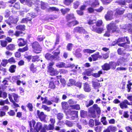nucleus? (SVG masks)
<instances>
[{
    "label": "nucleus",
    "instance_id": "nucleus-1",
    "mask_svg": "<svg viewBox=\"0 0 132 132\" xmlns=\"http://www.w3.org/2000/svg\"><path fill=\"white\" fill-rule=\"evenodd\" d=\"M31 44L33 51L36 53H39L42 51V48L38 42L35 41Z\"/></svg>",
    "mask_w": 132,
    "mask_h": 132
},
{
    "label": "nucleus",
    "instance_id": "nucleus-2",
    "mask_svg": "<svg viewBox=\"0 0 132 132\" xmlns=\"http://www.w3.org/2000/svg\"><path fill=\"white\" fill-rule=\"evenodd\" d=\"M54 64L53 62H50L47 67V72L52 76H56L59 73V72L52 67Z\"/></svg>",
    "mask_w": 132,
    "mask_h": 132
},
{
    "label": "nucleus",
    "instance_id": "nucleus-3",
    "mask_svg": "<svg viewBox=\"0 0 132 132\" xmlns=\"http://www.w3.org/2000/svg\"><path fill=\"white\" fill-rule=\"evenodd\" d=\"M9 35L11 37L15 36L16 37H22L25 34V33L21 31L16 30L14 33V31L13 30L10 29L8 31Z\"/></svg>",
    "mask_w": 132,
    "mask_h": 132
},
{
    "label": "nucleus",
    "instance_id": "nucleus-4",
    "mask_svg": "<svg viewBox=\"0 0 132 132\" xmlns=\"http://www.w3.org/2000/svg\"><path fill=\"white\" fill-rule=\"evenodd\" d=\"M19 20V18L18 17H15L13 16H10L7 19L5 20V21L8 25L12 27V24H15Z\"/></svg>",
    "mask_w": 132,
    "mask_h": 132
},
{
    "label": "nucleus",
    "instance_id": "nucleus-5",
    "mask_svg": "<svg viewBox=\"0 0 132 132\" xmlns=\"http://www.w3.org/2000/svg\"><path fill=\"white\" fill-rule=\"evenodd\" d=\"M84 3L85 4L83 5V7L84 6H86L89 4L93 8L96 7L100 4L98 0H89V1L85 2Z\"/></svg>",
    "mask_w": 132,
    "mask_h": 132
},
{
    "label": "nucleus",
    "instance_id": "nucleus-6",
    "mask_svg": "<svg viewBox=\"0 0 132 132\" xmlns=\"http://www.w3.org/2000/svg\"><path fill=\"white\" fill-rule=\"evenodd\" d=\"M29 48L28 45L21 48H19L18 50V52H17L15 53V56L16 58H20L21 56L20 52H23L28 50Z\"/></svg>",
    "mask_w": 132,
    "mask_h": 132
},
{
    "label": "nucleus",
    "instance_id": "nucleus-7",
    "mask_svg": "<svg viewBox=\"0 0 132 132\" xmlns=\"http://www.w3.org/2000/svg\"><path fill=\"white\" fill-rule=\"evenodd\" d=\"M107 28L108 31L112 32L116 31L117 27L115 23L112 22L108 25Z\"/></svg>",
    "mask_w": 132,
    "mask_h": 132
},
{
    "label": "nucleus",
    "instance_id": "nucleus-8",
    "mask_svg": "<svg viewBox=\"0 0 132 132\" xmlns=\"http://www.w3.org/2000/svg\"><path fill=\"white\" fill-rule=\"evenodd\" d=\"M54 129V126L51 125V124H49L48 125L45 124L40 132H47L46 130H53Z\"/></svg>",
    "mask_w": 132,
    "mask_h": 132
},
{
    "label": "nucleus",
    "instance_id": "nucleus-9",
    "mask_svg": "<svg viewBox=\"0 0 132 132\" xmlns=\"http://www.w3.org/2000/svg\"><path fill=\"white\" fill-rule=\"evenodd\" d=\"M37 114L38 118L41 121L45 122L46 121V116L45 114L43 112H40L39 110L37 111Z\"/></svg>",
    "mask_w": 132,
    "mask_h": 132
},
{
    "label": "nucleus",
    "instance_id": "nucleus-10",
    "mask_svg": "<svg viewBox=\"0 0 132 132\" xmlns=\"http://www.w3.org/2000/svg\"><path fill=\"white\" fill-rule=\"evenodd\" d=\"M113 12L111 10H109L107 11L106 14L105 15V18L107 21L112 20L113 18Z\"/></svg>",
    "mask_w": 132,
    "mask_h": 132
},
{
    "label": "nucleus",
    "instance_id": "nucleus-11",
    "mask_svg": "<svg viewBox=\"0 0 132 132\" xmlns=\"http://www.w3.org/2000/svg\"><path fill=\"white\" fill-rule=\"evenodd\" d=\"M131 104L127 100H125L120 103L119 105L121 109H124L128 108V105H131Z\"/></svg>",
    "mask_w": 132,
    "mask_h": 132
},
{
    "label": "nucleus",
    "instance_id": "nucleus-12",
    "mask_svg": "<svg viewBox=\"0 0 132 132\" xmlns=\"http://www.w3.org/2000/svg\"><path fill=\"white\" fill-rule=\"evenodd\" d=\"M78 112L77 111H72L69 113L70 117H68L67 118L71 120H74L78 117Z\"/></svg>",
    "mask_w": 132,
    "mask_h": 132
},
{
    "label": "nucleus",
    "instance_id": "nucleus-13",
    "mask_svg": "<svg viewBox=\"0 0 132 132\" xmlns=\"http://www.w3.org/2000/svg\"><path fill=\"white\" fill-rule=\"evenodd\" d=\"M17 42L18 45L20 47H23L27 44V42L24 39L20 38L18 39Z\"/></svg>",
    "mask_w": 132,
    "mask_h": 132
},
{
    "label": "nucleus",
    "instance_id": "nucleus-14",
    "mask_svg": "<svg viewBox=\"0 0 132 132\" xmlns=\"http://www.w3.org/2000/svg\"><path fill=\"white\" fill-rule=\"evenodd\" d=\"M125 11V9L122 8H117L116 10L115 15L116 16L122 15L124 13Z\"/></svg>",
    "mask_w": 132,
    "mask_h": 132
},
{
    "label": "nucleus",
    "instance_id": "nucleus-15",
    "mask_svg": "<svg viewBox=\"0 0 132 132\" xmlns=\"http://www.w3.org/2000/svg\"><path fill=\"white\" fill-rule=\"evenodd\" d=\"M89 116L90 118H95L96 117V115L94 109L91 107L89 110Z\"/></svg>",
    "mask_w": 132,
    "mask_h": 132
},
{
    "label": "nucleus",
    "instance_id": "nucleus-16",
    "mask_svg": "<svg viewBox=\"0 0 132 132\" xmlns=\"http://www.w3.org/2000/svg\"><path fill=\"white\" fill-rule=\"evenodd\" d=\"M34 127L36 131L37 132H39L43 128L42 125L41 123L38 122L36 123Z\"/></svg>",
    "mask_w": 132,
    "mask_h": 132
},
{
    "label": "nucleus",
    "instance_id": "nucleus-17",
    "mask_svg": "<svg viewBox=\"0 0 132 132\" xmlns=\"http://www.w3.org/2000/svg\"><path fill=\"white\" fill-rule=\"evenodd\" d=\"M75 18L74 14L72 13L67 14L65 16L66 21L68 22L72 20H74Z\"/></svg>",
    "mask_w": 132,
    "mask_h": 132
},
{
    "label": "nucleus",
    "instance_id": "nucleus-18",
    "mask_svg": "<svg viewBox=\"0 0 132 132\" xmlns=\"http://www.w3.org/2000/svg\"><path fill=\"white\" fill-rule=\"evenodd\" d=\"M37 16V15L34 13H33L32 14L28 13L27 15L26 18L28 21H31L33 18H34Z\"/></svg>",
    "mask_w": 132,
    "mask_h": 132
},
{
    "label": "nucleus",
    "instance_id": "nucleus-19",
    "mask_svg": "<svg viewBox=\"0 0 132 132\" xmlns=\"http://www.w3.org/2000/svg\"><path fill=\"white\" fill-rule=\"evenodd\" d=\"M48 4L47 3L42 1L40 2V8L41 9L43 10H47L48 7Z\"/></svg>",
    "mask_w": 132,
    "mask_h": 132
},
{
    "label": "nucleus",
    "instance_id": "nucleus-20",
    "mask_svg": "<svg viewBox=\"0 0 132 132\" xmlns=\"http://www.w3.org/2000/svg\"><path fill=\"white\" fill-rule=\"evenodd\" d=\"M57 51H54L53 53V55L52 58H59V55L60 53V50L58 48H57L56 50Z\"/></svg>",
    "mask_w": 132,
    "mask_h": 132
},
{
    "label": "nucleus",
    "instance_id": "nucleus-21",
    "mask_svg": "<svg viewBox=\"0 0 132 132\" xmlns=\"http://www.w3.org/2000/svg\"><path fill=\"white\" fill-rule=\"evenodd\" d=\"M6 48L8 50L13 51L15 49V46L13 44H10L7 46Z\"/></svg>",
    "mask_w": 132,
    "mask_h": 132
},
{
    "label": "nucleus",
    "instance_id": "nucleus-22",
    "mask_svg": "<svg viewBox=\"0 0 132 132\" xmlns=\"http://www.w3.org/2000/svg\"><path fill=\"white\" fill-rule=\"evenodd\" d=\"M125 27L122 26V28L124 29H127L128 31L129 32L132 33V29H131L132 28V25L131 24H128L125 25Z\"/></svg>",
    "mask_w": 132,
    "mask_h": 132
},
{
    "label": "nucleus",
    "instance_id": "nucleus-23",
    "mask_svg": "<svg viewBox=\"0 0 132 132\" xmlns=\"http://www.w3.org/2000/svg\"><path fill=\"white\" fill-rule=\"evenodd\" d=\"M8 81L5 79H4L2 81L3 84L2 85L1 87L3 90L5 89L7 87V85H9L8 83Z\"/></svg>",
    "mask_w": 132,
    "mask_h": 132
},
{
    "label": "nucleus",
    "instance_id": "nucleus-24",
    "mask_svg": "<svg viewBox=\"0 0 132 132\" xmlns=\"http://www.w3.org/2000/svg\"><path fill=\"white\" fill-rule=\"evenodd\" d=\"M61 105L63 109L65 110H66L68 109L69 105L66 102H64L61 103Z\"/></svg>",
    "mask_w": 132,
    "mask_h": 132
},
{
    "label": "nucleus",
    "instance_id": "nucleus-25",
    "mask_svg": "<svg viewBox=\"0 0 132 132\" xmlns=\"http://www.w3.org/2000/svg\"><path fill=\"white\" fill-rule=\"evenodd\" d=\"M93 108L94 110H96L97 113L98 114H100L101 112L100 109L98 106L97 105L95 104H94L92 107H91Z\"/></svg>",
    "mask_w": 132,
    "mask_h": 132
},
{
    "label": "nucleus",
    "instance_id": "nucleus-26",
    "mask_svg": "<svg viewBox=\"0 0 132 132\" xmlns=\"http://www.w3.org/2000/svg\"><path fill=\"white\" fill-rule=\"evenodd\" d=\"M79 24V22L76 20L72 21L69 22L67 25L69 27H71L72 26H75Z\"/></svg>",
    "mask_w": 132,
    "mask_h": 132
},
{
    "label": "nucleus",
    "instance_id": "nucleus-27",
    "mask_svg": "<svg viewBox=\"0 0 132 132\" xmlns=\"http://www.w3.org/2000/svg\"><path fill=\"white\" fill-rule=\"evenodd\" d=\"M30 70L33 73L37 71V67H35L33 63H32L30 68Z\"/></svg>",
    "mask_w": 132,
    "mask_h": 132
},
{
    "label": "nucleus",
    "instance_id": "nucleus-28",
    "mask_svg": "<svg viewBox=\"0 0 132 132\" xmlns=\"http://www.w3.org/2000/svg\"><path fill=\"white\" fill-rule=\"evenodd\" d=\"M84 90L86 92H90L91 90L90 87L89 85L87 84H85L84 85Z\"/></svg>",
    "mask_w": 132,
    "mask_h": 132
},
{
    "label": "nucleus",
    "instance_id": "nucleus-29",
    "mask_svg": "<svg viewBox=\"0 0 132 132\" xmlns=\"http://www.w3.org/2000/svg\"><path fill=\"white\" fill-rule=\"evenodd\" d=\"M16 29L20 30V31H24L25 30V26L24 25H20L17 26L16 27Z\"/></svg>",
    "mask_w": 132,
    "mask_h": 132
},
{
    "label": "nucleus",
    "instance_id": "nucleus-30",
    "mask_svg": "<svg viewBox=\"0 0 132 132\" xmlns=\"http://www.w3.org/2000/svg\"><path fill=\"white\" fill-rule=\"evenodd\" d=\"M102 68L104 70L107 71L109 70L110 68V63L105 64L103 65L102 66Z\"/></svg>",
    "mask_w": 132,
    "mask_h": 132
},
{
    "label": "nucleus",
    "instance_id": "nucleus-31",
    "mask_svg": "<svg viewBox=\"0 0 132 132\" xmlns=\"http://www.w3.org/2000/svg\"><path fill=\"white\" fill-rule=\"evenodd\" d=\"M28 122L30 127H34L36 123L35 120L34 119L28 121Z\"/></svg>",
    "mask_w": 132,
    "mask_h": 132
},
{
    "label": "nucleus",
    "instance_id": "nucleus-32",
    "mask_svg": "<svg viewBox=\"0 0 132 132\" xmlns=\"http://www.w3.org/2000/svg\"><path fill=\"white\" fill-rule=\"evenodd\" d=\"M75 82L76 81L74 79H70L69 80V82L67 84V85L68 86H72L73 85H75Z\"/></svg>",
    "mask_w": 132,
    "mask_h": 132
},
{
    "label": "nucleus",
    "instance_id": "nucleus-33",
    "mask_svg": "<svg viewBox=\"0 0 132 132\" xmlns=\"http://www.w3.org/2000/svg\"><path fill=\"white\" fill-rule=\"evenodd\" d=\"M70 9L69 8H66L65 9H62L60 10V11L62 14L63 15L67 13L68 12L70 11Z\"/></svg>",
    "mask_w": 132,
    "mask_h": 132
},
{
    "label": "nucleus",
    "instance_id": "nucleus-34",
    "mask_svg": "<svg viewBox=\"0 0 132 132\" xmlns=\"http://www.w3.org/2000/svg\"><path fill=\"white\" fill-rule=\"evenodd\" d=\"M16 68V66L15 65H11L9 69L11 73H14L15 72V69Z\"/></svg>",
    "mask_w": 132,
    "mask_h": 132
},
{
    "label": "nucleus",
    "instance_id": "nucleus-35",
    "mask_svg": "<svg viewBox=\"0 0 132 132\" xmlns=\"http://www.w3.org/2000/svg\"><path fill=\"white\" fill-rule=\"evenodd\" d=\"M27 107L29 109V110L30 111H33V106L31 103H28L26 105Z\"/></svg>",
    "mask_w": 132,
    "mask_h": 132
},
{
    "label": "nucleus",
    "instance_id": "nucleus-36",
    "mask_svg": "<svg viewBox=\"0 0 132 132\" xmlns=\"http://www.w3.org/2000/svg\"><path fill=\"white\" fill-rule=\"evenodd\" d=\"M49 11H58L59 9L55 7H50L48 9Z\"/></svg>",
    "mask_w": 132,
    "mask_h": 132
},
{
    "label": "nucleus",
    "instance_id": "nucleus-37",
    "mask_svg": "<svg viewBox=\"0 0 132 132\" xmlns=\"http://www.w3.org/2000/svg\"><path fill=\"white\" fill-rule=\"evenodd\" d=\"M0 44L1 46L3 47H5L7 46V43L6 41L5 40H0Z\"/></svg>",
    "mask_w": 132,
    "mask_h": 132
},
{
    "label": "nucleus",
    "instance_id": "nucleus-38",
    "mask_svg": "<svg viewBox=\"0 0 132 132\" xmlns=\"http://www.w3.org/2000/svg\"><path fill=\"white\" fill-rule=\"evenodd\" d=\"M82 30V27L79 26L76 27L74 29L73 31L74 32H81Z\"/></svg>",
    "mask_w": 132,
    "mask_h": 132
},
{
    "label": "nucleus",
    "instance_id": "nucleus-39",
    "mask_svg": "<svg viewBox=\"0 0 132 132\" xmlns=\"http://www.w3.org/2000/svg\"><path fill=\"white\" fill-rule=\"evenodd\" d=\"M70 106L72 109L76 110H79L80 109L79 105L78 104H75L73 105H71Z\"/></svg>",
    "mask_w": 132,
    "mask_h": 132
},
{
    "label": "nucleus",
    "instance_id": "nucleus-40",
    "mask_svg": "<svg viewBox=\"0 0 132 132\" xmlns=\"http://www.w3.org/2000/svg\"><path fill=\"white\" fill-rule=\"evenodd\" d=\"M17 0H10L7 2V3L8 4L9 6L10 7H11L13 6L12 4L15 3Z\"/></svg>",
    "mask_w": 132,
    "mask_h": 132
},
{
    "label": "nucleus",
    "instance_id": "nucleus-41",
    "mask_svg": "<svg viewBox=\"0 0 132 132\" xmlns=\"http://www.w3.org/2000/svg\"><path fill=\"white\" fill-rule=\"evenodd\" d=\"M65 63H64L61 62L56 64V66L59 68H61L64 67L65 66Z\"/></svg>",
    "mask_w": 132,
    "mask_h": 132
},
{
    "label": "nucleus",
    "instance_id": "nucleus-42",
    "mask_svg": "<svg viewBox=\"0 0 132 132\" xmlns=\"http://www.w3.org/2000/svg\"><path fill=\"white\" fill-rule=\"evenodd\" d=\"M73 0H64L63 3L65 5L68 6L72 3Z\"/></svg>",
    "mask_w": 132,
    "mask_h": 132
},
{
    "label": "nucleus",
    "instance_id": "nucleus-43",
    "mask_svg": "<svg viewBox=\"0 0 132 132\" xmlns=\"http://www.w3.org/2000/svg\"><path fill=\"white\" fill-rule=\"evenodd\" d=\"M12 95L14 100V101L16 102H19V100L18 99V95L15 94V93H12Z\"/></svg>",
    "mask_w": 132,
    "mask_h": 132
},
{
    "label": "nucleus",
    "instance_id": "nucleus-44",
    "mask_svg": "<svg viewBox=\"0 0 132 132\" xmlns=\"http://www.w3.org/2000/svg\"><path fill=\"white\" fill-rule=\"evenodd\" d=\"M102 73V71H100L98 73H94L93 74V76L94 77L97 78L100 77V75Z\"/></svg>",
    "mask_w": 132,
    "mask_h": 132
},
{
    "label": "nucleus",
    "instance_id": "nucleus-45",
    "mask_svg": "<svg viewBox=\"0 0 132 132\" xmlns=\"http://www.w3.org/2000/svg\"><path fill=\"white\" fill-rule=\"evenodd\" d=\"M13 6L17 10H19L20 8V3L19 2L15 3Z\"/></svg>",
    "mask_w": 132,
    "mask_h": 132
},
{
    "label": "nucleus",
    "instance_id": "nucleus-46",
    "mask_svg": "<svg viewBox=\"0 0 132 132\" xmlns=\"http://www.w3.org/2000/svg\"><path fill=\"white\" fill-rule=\"evenodd\" d=\"M73 44L71 43H69L67 44V50L68 51H71L73 47Z\"/></svg>",
    "mask_w": 132,
    "mask_h": 132
},
{
    "label": "nucleus",
    "instance_id": "nucleus-47",
    "mask_svg": "<svg viewBox=\"0 0 132 132\" xmlns=\"http://www.w3.org/2000/svg\"><path fill=\"white\" fill-rule=\"evenodd\" d=\"M56 117L57 119L60 120L63 119V114L62 113H59L57 114Z\"/></svg>",
    "mask_w": 132,
    "mask_h": 132
},
{
    "label": "nucleus",
    "instance_id": "nucleus-48",
    "mask_svg": "<svg viewBox=\"0 0 132 132\" xmlns=\"http://www.w3.org/2000/svg\"><path fill=\"white\" fill-rule=\"evenodd\" d=\"M60 37L59 35H56V38L54 44V46L59 44L60 41Z\"/></svg>",
    "mask_w": 132,
    "mask_h": 132
},
{
    "label": "nucleus",
    "instance_id": "nucleus-49",
    "mask_svg": "<svg viewBox=\"0 0 132 132\" xmlns=\"http://www.w3.org/2000/svg\"><path fill=\"white\" fill-rule=\"evenodd\" d=\"M49 87L52 89H54L55 88V85L53 81L50 82L49 85Z\"/></svg>",
    "mask_w": 132,
    "mask_h": 132
},
{
    "label": "nucleus",
    "instance_id": "nucleus-50",
    "mask_svg": "<svg viewBox=\"0 0 132 132\" xmlns=\"http://www.w3.org/2000/svg\"><path fill=\"white\" fill-rule=\"evenodd\" d=\"M45 38V37H44L43 36L40 35L38 36L37 38V40L38 41L41 42L43 41Z\"/></svg>",
    "mask_w": 132,
    "mask_h": 132
},
{
    "label": "nucleus",
    "instance_id": "nucleus-51",
    "mask_svg": "<svg viewBox=\"0 0 132 132\" xmlns=\"http://www.w3.org/2000/svg\"><path fill=\"white\" fill-rule=\"evenodd\" d=\"M118 46L123 47L125 48H127L129 47V46L126 43H123L121 44L119 43L118 44Z\"/></svg>",
    "mask_w": 132,
    "mask_h": 132
},
{
    "label": "nucleus",
    "instance_id": "nucleus-52",
    "mask_svg": "<svg viewBox=\"0 0 132 132\" xmlns=\"http://www.w3.org/2000/svg\"><path fill=\"white\" fill-rule=\"evenodd\" d=\"M77 13L80 15H82V5L81 6L79 10L76 11Z\"/></svg>",
    "mask_w": 132,
    "mask_h": 132
},
{
    "label": "nucleus",
    "instance_id": "nucleus-53",
    "mask_svg": "<svg viewBox=\"0 0 132 132\" xmlns=\"http://www.w3.org/2000/svg\"><path fill=\"white\" fill-rule=\"evenodd\" d=\"M109 128L110 131H111L113 132H115L117 130L116 127L112 126H109Z\"/></svg>",
    "mask_w": 132,
    "mask_h": 132
},
{
    "label": "nucleus",
    "instance_id": "nucleus-54",
    "mask_svg": "<svg viewBox=\"0 0 132 132\" xmlns=\"http://www.w3.org/2000/svg\"><path fill=\"white\" fill-rule=\"evenodd\" d=\"M128 84L127 85L128 91L129 92L131 89V86L132 85V83L129 81H128Z\"/></svg>",
    "mask_w": 132,
    "mask_h": 132
},
{
    "label": "nucleus",
    "instance_id": "nucleus-55",
    "mask_svg": "<svg viewBox=\"0 0 132 132\" xmlns=\"http://www.w3.org/2000/svg\"><path fill=\"white\" fill-rule=\"evenodd\" d=\"M80 3L78 1H76L73 3V7L76 9H77L80 5Z\"/></svg>",
    "mask_w": 132,
    "mask_h": 132
},
{
    "label": "nucleus",
    "instance_id": "nucleus-56",
    "mask_svg": "<svg viewBox=\"0 0 132 132\" xmlns=\"http://www.w3.org/2000/svg\"><path fill=\"white\" fill-rule=\"evenodd\" d=\"M8 60L6 59H3L2 63L1 65L4 67H5L8 62Z\"/></svg>",
    "mask_w": 132,
    "mask_h": 132
},
{
    "label": "nucleus",
    "instance_id": "nucleus-57",
    "mask_svg": "<svg viewBox=\"0 0 132 132\" xmlns=\"http://www.w3.org/2000/svg\"><path fill=\"white\" fill-rule=\"evenodd\" d=\"M110 67L114 69H115L117 66V64L115 62H111L109 63Z\"/></svg>",
    "mask_w": 132,
    "mask_h": 132
},
{
    "label": "nucleus",
    "instance_id": "nucleus-58",
    "mask_svg": "<svg viewBox=\"0 0 132 132\" xmlns=\"http://www.w3.org/2000/svg\"><path fill=\"white\" fill-rule=\"evenodd\" d=\"M9 115L10 116H14L15 115V112L13 110H10L7 112Z\"/></svg>",
    "mask_w": 132,
    "mask_h": 132
},
{
    "label": "nucleus",
    "instance_id": "nucleus-59",
    "mask_svg": "<svg viewBox=\"0 0 132 132\" xmlns=\"http://www.w3.org/2000/svg\"><path fill=\"white\" fill-rule=\"evenodd\" d=\"M60 81L62 85L64 86L67 84L66 81L64 78L60 79Z\"/></svg>",
    "mask_w": 132,
    "mask_h": 132
},
{
    "label": "nucleus",
    "instance_id": "nucleus-60",
    "mask_svg": "<svg viewBox=\"0 0 132 132\" xmlns=\"http://www.w3.org/2000/svg\"><path fill=\"white\" fill-rule=\"evenodd\" d=\"M42 108H43L44 109L47 111H50V108L45 105H43L42 106Z\"/></svg>",
    "mask_w": 132,
    "mask_h": 132
},
{
    "label": "nucleus",
    "instance_id": "nucleus-61",
    "mask_svg": "<svg viewBox=\"0 0 132 132\" xmlns=\"http://www.w3.org/2000/svg\"><path fill=\"white\" fill-rule=\"evenodd\" d=\"M125 37H121L119 38L117 40V43H119L120 42H123L125 41Z\"/></svg>",
    "mask_w": 132,
    "mask_h": 132
},
{
    "label": "nucleus",
    "instance_id": "nucleus-62",
    "mask_svg": "<svg viewBox=\"0 0 132 132\" xmlns=\"http://www.w3.org/2000/svg\"><path fill=\"white\" fill-rule=\"evenodd\" d=\"M84 52L85 53H92L95 51V50H92L89 49H85L84 50Z\"/></svg>",
    "mask_w": 132,
    "mask_h": 132
},
{
    "label": "nucleus",
    "instance_id": "nucleus-63",
    "mask_svg": "<svg viewBox=\"0 0 132 132\" xmlns=\"http://www.w3.org/2000/svg\"><path fill=\"white\" fill-rule=\"evenodd\" d=\"M100 86V84L97 82L93 83V86L95 89L97 88Z\"/></svg>",
    "mask_w": 132,
    "mask_h": 132
},
{
    "label": "nucleus",
    "instance_id": "nucleus-64",
    "mask_svg": "<svg viewBox=\"0 0 132 132\" xmlns=\"http://www.w3.org/2000/svg\"><path fill=\"white\" fill-rule=\"evenodd\" d=\"M127 17L129 20L132 21V12L128 13L127 14Z\"/></svg>",
    "mask_w": 132,
    "mask_h": 132
}]
</instances>
